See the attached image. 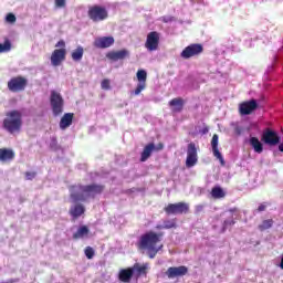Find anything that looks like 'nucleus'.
<instances>
[{
  "label": "nucleus",
  "mask_w": 283,
  "mask_h": 283,
  "mask_svg": "<svg viewBox=\"0 0 283 283\" xmlns=\"http://www.w3.org/2000/svg\"><path fill=\"white\" fill-rule=\"evenodd\" d=\"M102 185H75L70 188V196L72 202H87L88 200H93L96 198L98 193H103Z\"/></svg>",
  "instance_id": "1"
},
{
  "label": "nucleus",
  "mask_w": 283,
  "mask_h": 283,
  "mask_svg": "<svg viewBox=\"0 0 283 283\" xmlns=\"http://www.w3.org/2000/svg\"><path fill=\"white\" fill-rule=\"evenodd\" d=\"M163 240V233H156L154 231L147 232L142 235L139 240L140 249L147 251L149 258L154 260L158 254V251L163 249V244L160 243Z\"/></svg>",
  "instance_id": "2"
},
{
  "label": "nucleus",
  "mask_w": 283,
  "mask_h": 283,
  "mask_svg": "<svg viewBox=\"0 0 283 283\" xmlns=\"http://www.w3.org/2000/svg\"><path fill=\"white\" fill-rule=\"evenodd\" d=\"M22 125L23 119L21 112L11 111L7 113V116L2 122V129H4V132H8V134H19V132H21Z\"/></svg>",
  "instance_id": "3"
},
{
  "label": "nucleus",
  "mask_w": 283,
  "mask_h": 283,
  "mask_svg": "<svg viewBox=\"0 0 283 283\" xmlns=\"http://www.w3.org/2000/svg\"><path fill=\"white\" fill-rule=\"evenodd\" d=\"M87 14L93 23H101V21H105L109 17L107 9L98 4L88 7Z\"/></svg>",
  "instance_id": "4"
},
{
  "label": "nucleus",
  "mask_w": 283,
  "mask_h": 283,
  "mask_svg": "<svg viewBox=\"0 0 283 283\" xmlns=\"http://www.w3.org/2000/svg\"><path fill=\"white\" fill-rule=\"evenodd\" d=\"M51 107L54 116L63 114V96L56 91L51 92Z\"/></svg>",
  "instance_id": "5"
},
{
  "label": "nucleus",
  "mask_w": 283,
  "mask_h": 283,
  "mask_svg": "<svg viewBox=\"0 0 283 283\" xmlns=\"http://www.w3.org/2000/svg\"><path fill=\"white\" fill-rule=\"evenodd\" d=\"M160 43V34L156 31H151L147 34L145 48L148 52H156L158 50V45Z\"/></svg>",
  "instance_id": "6"
},
{
  "label": "nucleus",
  "mask_w": 283,
  "mask_h": 283,
  "mask_svg": "<svg viewBox=\"0 0 283 283\" xmlns=\"http://www.w3.org/2000/svg\"><path fill=\"white\" fill-rule=\"evenodd\" d=\"M27 86H28V80L22 76L12 77L8 82V90L10 92H23V90H25Z\"/></svg>",
  "instance_id": "7"
},
{
  "label": "nucleus",
  "mask_w": 283,
  "mask_h": 283,
  "mask_svg": "<svg viewBox=\"0 0 283 283\" xmlns=\"http://www.w3.org/2000/svg\"><path fill=\"white\" fill-rule=\"evenodd\" d=\"M197 164H198V149L196 148V144L190 143L188 144V148H187L186 167L188 168L196 167Z\"/></svg>",
  "instance_id": "8"
},
{
  "label": "nucleus",
  "mask_w": 283,
  "mask_h": 283,
  "mask_svg": "<svg viewBox=\"0 0 283 283\" xmlns=\"http://www.w3.org/2000/svg\"><path fill=\"white\" fill-rule=\"evenodd\" d=\"M203 48L201 44H190L186 46L182 52L180 53L181 59H192V56H198L199 54H202Z\"/></svg>",
  "instance_id": "9"
},
{
  "label": "nucleus",
  "mask_w": 283,
  "mask_h": 283,
  "mask_svg": "<svg viewBox=\"0 0 283 283\" xmlns=\"http://www.w3.org/2000/svg\"><path fill=\"white\" fill-rule=\"evenodd\" d=\"M166 213L168 214H178V213H187L189 211V205L185 202H178V203H169L165 208Z\"/></svg>",
  "instance_id": "10"
},
{
  "label": "nucleus",
  "mask_w": 283,
  "mask_h": 283,
  "mask_svg": "<svg viewBox=\"0 0 283 283\" xmlns=\"http://www.w3.org/2000/svg\"><path fill=\"white\" fill-rule=\"evenodd\" d=\"M255 109H258V101L255 99H250L239 105V112L241 116H249V114H253Z\"/></svg>",
  "instance_id": "11"
},
{
  "label": "nucleus",
  "mask_w": 283,
  "mask_h": 283,
  "mask_svg": "<svg viewBox=\"0 0 283 283\" xmlns=\"http://www.w3.org/2000/svg\"><path fill=\"white\" fill-rule=\"evenodd\" d=\"M137 81H138L137 87L132 93L135 96H138L140 94V92H143V90H145V87H147V71H145V70L137 71Z\"/></svg>",
  "instance_id": "12"
},
{
  "label": "nucleus",
  "mask_w": 283,
  "mask_h": 283,
  "mask_svg": "<svg viewBox=\"0 0 283 283\" xmlns=\"http://www.w3.org/2000/svg\"><path fill=\"white\" fill-rule=\"evenodd\" d=\"M65 54H67L65 49H55L51 55V65L59 67L65 61Z\"/></svg>",
  "instance_id": "13"
},
{
  "label": "nucleus",
  "mask_w": 283,
  "mask_h": 283,
  "mask_svg": "<svg viewBox=\"0 0 283 283\" xmlns=\"http://www.w3.org/2000/svg\"><path fill=\"white\" fill-rule=\"evenodd\" d=\"M263 143H265V145H271V146L279 145L280 136H277V133H275L271 129H266L263 133Z\"/></svg>",
  "instance_id": "14"
},
{
  "label": "nucleus",
  "mask_w": 283,
  "mask_h": 283,
  "mask_svg": "<svg viewBox=\"0 0 283 283\" xmlns=\"http://www.w3.org/2000/svg\"><path fill=\"white\" fill-rule=\"evenodd\" d=\"M95 48L99 50H105L106 48H112L114 45V38L113 36H102L97 38L94 41Z\"/></svg>",
  "instance_id": "15"
},
{
  "label": "nucleus",
  "mask_w": 283,
  "mask_h": 283,
  "mask_svg": "<svg viewBox=\"0 0 283 283\" xmlns=\"http://www.w3.org/2000/svg\"><path fill=\"white\" fill-rule=\"evenodd\" d=\"M218 140L219 137L217 134H214L211 139L212 154L214 158L219 160L222 166H224V157H222V153H220V150L218 149Z\"/></svg>",
  "instance_id": "16"
},
{
  "label": "nucleus",
  "mask_w": 283,
  "mask_h": 283,
  "mask_svg": "<svg viewBox=\"0 0 283 283\" xmlns=\"http://www.w3.org/2000/svg\"><path fill=\"white\" fill-rule=\"evenodd\" d=\"M189 272V269H187V266L185 265H180L177 268H169L167 270V276L168 277H180L182 275H187V273Z\"/></svg>",
  "instance_id": "17"
},
{
  "label": "nucleus",
  "mask_w": 283,
  "mask_h": 283,
  "mask_svg": "<svg viewBox=\"0 0 283 283\" xmlns=\"http://www.w3.org/2000/svg\"><path fill=\"white\" fill-rule=\"evenodd\" d=\"M132 269L134 277L138 280V277H142V275H147V271L149 270V263H144L143 265H140L139 263H135Z\"/></svg>",
  "instance_id": "18"
},
{
  "label": "nucleus",
  "mask_w": 283,
  "mask_h": 283,
  "mask_svg": "<svg viewBox=\"0 0 283 283\" xmlns=\"http://www.w3.org/2000/svg\"><path fill=\"white\" fill-rule=\"evenodd\" d=\"M107 59L111 61H123V59H127L129 56V51L123 49L120 51H113L107 53Z\"/></svg>",
  "instance_id": "19"
},
{
  "label": "nucleus",
  "mask_w": 283,
  "mask_h": 283,
  "mask_svg": "<svg viewBox=\"0 0 283 283\" xmlns=\"http://www.w3.org/2000/svg\"><path fill=\"white\" fill-rule=\"evenodd\" d=\"M118 277L120 282H132V277H134V270L132 268L123 269L119 271Z\"/></svg>",
  "instance_id": "20"
},
{
  "label": "nucleus",
  "mask_w": 283,
  "mask_h": 283,
  "mask_svg": "<svg viewBox=\"0 0 283 283\" xmlns=\"http://www.w3.org/2000/svg\"><path fill=\"white\" fill-rule=\"evenodd\" d=\"M73 120H74L73 113L64 114L60 120V129H67V127H70L72 125Z\"/></svg>",
  "instance_id": "21"
},
{
  "label": "nucleus",
  "mask_w": 283,
  "mask_h": 283,
  "mask_svg": "<svg viewBox=\"0 0 283 283\" xmlns=\"http://www.w3.org/2000/svg\"><path fill=\"white\" fill-rule=\"evenodd\" d=\"M14 151L8 148H0V161L8 163V160H13Z\"/></svg>",
  "instance_id": "22"
},
{
  "label": "nucleus",
  "mask_w": 283,
  "mask_h": 283,
  "mask_svg": "<svg viewBox=\"0 0 283 283\" xmlns=\"http://www.w3.org/2000/svg\"><path fill=\"white\" fill-rule=\"evenodd\" d=\"M90 235V228L87 226H81L75 233H73L74 240H83Z\"/></svg>",
  "instance_id": "23"
},
{
  "label": "nucleus",
  "mask_w": 283,
  "mask_h": 283,
  "mask_svg": "<svg viewBox=\"0 0 283 283\" xmlns=\"http://www.w3.org/2000/svg\"><path fill=\"white\" fill-rule=\"evenodd\" d=\"M84 213H85V207H83V205L77 203V205L72 206L70 209V214L74 219L81 218V216H83Z\"/></svg>",
  "instance_id": "24"
},
{
  "label": "nucleus",
  "mask_w": 283,
  "mask_h": 283,
  "mask_svg": "<svg viewBox=\"0 0 283 283\" xmlns=\"http://www.w3.org/2000/svg\"><path fill=\"white\" fill-rule=\"evenodd\" d=\"M250 145L256 154H262V151H264V146L262 145V142L256 137L250 138Z\"/></svg>",
  "instance_id": "25"
},
{
  "label": "nucleus",
  "mask_w": 283,
  "mask_h": 283,
  "mask_svg": "<svg viewBox=\"0 0 283 283\" xmlns=\"http://www.w3.org/2000/svg\"><path fill=\"white\" fill-rule=\"evenodd\" d=\"M154 149H156V146L154 144H148L144 148L142 153V158H140L142 163H145L149 158V156H151V151H154Z\"/></svg>",
  "instance_id": "26"
},
{
  "label": "nucleus",
  "mask_w": 283,
  "mask_h": 283,
  "mask_svg": "<svg viewBox=\"0 0 283 283\" xmlns=\"http://www.w3.org/2000/svg\"><path fill=\"white\" fill-rule=\"evenodd\" d=\"M169 105L170 107H175V112H180L185 105V101H182V98H174L169 102Z\"/></svg>",
  "instance_id": "27"
},
{
  "label": "nucleus",
  "mask_w": 283,
  "mask_h": 283,
  "mask_svg": "<svg viewBox=\"0 0 283 283\" xmlns=\"http://www.w3.org/2000/svg\"><path fill=\"white\" fill-rule=\"evenodd\" d=\"M84 54L83 46H77L76 50H74L71 54L72 59L74 61H82Z\"/></svg>",
  "instance_id": "28"
},
{
  "label": "nucleus",
  "mask_w": 283,
  "mask_h": 283,
  "mask_svg": "<svg viewBox=\"0 0 283 283\" xmlns=\"http://www.w3.org/2000/svg\"><path fill=\"white\" fill-rule=\"evenodd\" d=\"M212 198H224V190L220 188V186H216L211 190Z\"/></svg>",
  "instance_id": "29"
},
{
  "label": "nucleus",
  "mask_w": 283,
  "mask_h": 283,
  "mask_svg": "<svg viewBox=\"0 0 283 283\" xmlns=\"http://www.w3.org/2000/svg\"><path fill=\"white\" fill-rule=\"evenodd\" d=\"M176 222L174 220H166L163 224H157L156 229H174Z\"/></svg>",
  "instance_id": "30"
},
{
  "label": "nucleus",
  "mask_w": 283,
  "mask_h": 283,
  "mask_svg": "<svg viewBox=\"0 0 283 283\" xmlns=\"http://www.w3.org/2000/svg\"><path fill=\"white\" fill-rule=\"evenodd\" d=\"M271 227H273V220L272 219L264 220L259 226V231H266V229H271Z\"/></svg>",
  "instance_id": "31"
},
{
  "label": "nucleus",
  "mask_w": 283,
  "mask_h": 283,
  "mask_svg": "<svg viewBox=\"0 0 283 283\" xmlns=\"http://www.w3.org/2000/svg\"><path fill=\"white\" fill-rule=\"evenodd\" d=\"M12 50V44L10 41H6L4 43H0V54H3L6 52H10Z\"/></svg>",
  "instance_id": "32"
},
{
  "label": "nucleus",
  "mask_w": 283,
  "mask_h": 283,
  "mask_svg": "<svg viewBox=\"0 0 283 283\" xmlns=\"http://www.w3.org/2000/svg\"><path fill=\"white\" fill-rule=\"evenodd\" d=\"M233 224H235V221L233 220V218L227 219L223 222V231H227V229H229V227H233Z\"/></svg>",
  "instance_id": "33"
},
{
  "label": "nucleus",
  "mask_w": 283,
  "mask_h": 283,
  "mask_svg": "<svg viewBox=\"0 0 283 283\" xmlns=\"http://www.w3.org/2000/svg\"><path fill=\"white\" fill-rule=\"evenodd\" d=\"M84 253L88 260H92V258H94V249L92 247H87Z\"/></svg>",
  "instance_id": "34"
},
{
  "label": "nucleus",
  "mask_w": 283,
  "mask_h": 283,
  "mask_svg": "<svg viewBox=\"0 0 283 283\" xmlns=\"http://www.w3.org/2000/svg\"><path fill=\"white\" fill-rule=\"evenodd\" d=\"M6 21H7L8 23H15V22H17V17H15L13 13H9V14H7V17H6Z\"/></svg>",
  "instance_id": "35"
},
{
  "label": "nucleus",
  "mask_w": 283,
  "mask_h": 283,
  "mask_svg": "<svg viewBox=\"0 0 283 283\" xmlns=\"http://www.w3.org/2000/svg\"><path fill=\"white\" fill-rule=\"evenodd\" d=\"M27 180H34L36 178V172H25Z\"/></svg>",
  "instance_id": "36"
},
{
  "label": "nucleus",
  "mask_w": 283,
  "mask_h": 283,
  "mask_svg": "<svg viewBox=\"0 0 283 283\" xmlns=\"http://www.w3.org/2000/svg\"><path fill=\"white\" fill-rule=\"evenodd\" d=\"M56 8H65V0H55Z\"/></svg>",
  "instance_id": "37"
},
{
  "label": "nucleus",
  "mask_w": 283,
  "mask_h": 283,
  "mask_svg": "<svg viewBox=\"0 0 283 283\" xmlns=\"http://www.w3.org/2000/svg\"><path fill=\"white\" fill-rule=\"evenodd\" d=\"M161 21H164V23H171V21H174V17H170V15L163 17Z\"/></svg>",
  "instance_id": "38"
},
{
  "label": "nucleus",
  "mask_w": 283,
  "mask_h": 283,
  "mask_svg": "<svg viewBox=\"0 0 283 283\" xmlns=\"http://www.w3.org/2000/svg\"><path fill=\"white\" fill-rule=\"evenodd\" d=\"M102 90H109V80H104L102 82Z\"/></svg>",
  "instance_id": "39"
},
{
  "label": "nucleus",
  "mask_w": 283,
  "mask_h": 283,
  "mask_svg": "<svg viewBox=\"0 0 283 283\" xmlns=\"http://www.w3.org/2000/svg\"><path fill=\"white\" fill-rule=\"evenodd\" d=\"M55 48H65V41L60 40L56 44Z\"/></svg>",
  "instance_id": "40"
},
{
  "label": "nucleus",
  "mask_w": 283,
  "mask_h": 283,
  "mask_svg": "<svg viewBox=\"0 0 283 283\" xmlns=\"http://www.w3.org/2000/svg\"><path fill=\"white\" fill-rule=\"evenodd\" d=\"M258 211H259V212L266 211V205L261 203V205L258 207Z\"/></svg>",
  "instance_id": "41"
},
{
  "label": "nucleus",
  "mask_w": 283,
  "mask_h": 283,
  "mask_svg": "<svg viewBox=\"0 0 283 283\" xmlns=\"http://www.w3.org/2000/svg\"><path fill=\"white\" fill-rule=\"evenodd\" d=\"M51 145H56V137L51 138Z\"/></svg>",
  "instance_id": "42"
},
{
  "label": "nucleus",
  "mask_w": 283,
  "mask_h": 283,
  "mask_svg": "<svg viewBox=\"0 0 283 283\" xmlns=\"http://www.w3.org/2000/svg\"><path fill=\"white\" fill-rule=\"evenodd\" d=\"M202 209H203V207H202V206H197V207H196V211H197V212L202 211Z\"/></svg>",
  "instance_id": "43"
},
{
  "label": "nucleus",
  "mask_w": 283,
  "mask_h": 283,
  "mask_svg": "<svg viewBox=\"0 0 283 283\" xmlns=\"http://www.w3.org/2000/svg\"><path fill=\"white\" fill-rule=\"evenodd\" d=\"M201 134H209V128H203V129L201 130Z\"/></svg>",
  "instance_id": "44"
},
{
  "label": "nucleus",
  "mask_w": 283,
  "mask_h": 283,
  "mask_svg": "<svg viewBox=\"0 0 283 283\" xmlns=\"http://www.w3.org/2000/svg\"><path fill=\"white\" fill-rule=\"evenodd\" d=\"M279 151H283V144L279 145Z\"/></svg>",
  "instance_id": "45"
}]
</instances>
